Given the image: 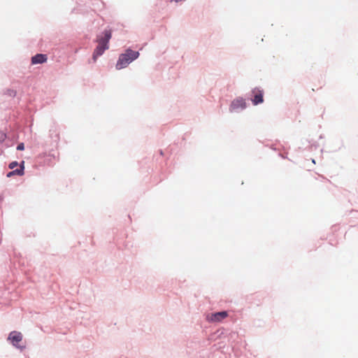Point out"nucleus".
<instances>
[{
    "label": "nucleus",
    "mask_w": 358,
    "mask_h": 358,
    "mask_svg": "<svg viewBox=\"0 0 358 358\" xmlns=\"http://www.w3.org/2000/svg\"><path fill=\"white\" fill-rule=\"evenodd\" d=\"M138 56V52L127 49L124 53L120 55L116 64V69H122L127 67L131 62L137 59Z\"/></svg>",
    "instance_id": "nucleus-1"
},
{
    "label": "nucleus",
    "mask_w": 358,
    "mask_h": 358,
    "mask_svg": "<svg viewBox=\"0 0 358 358\" xmlns=\"http://www.w3.org/2000/svg\"><path fill=\"white\" fill-rule=\"evenodd\" d=\"M104 37L99 38V45L96 48L93 53V59L95 62L98 57L101 56L106 50L108 49V42L111 38V31L105 30L103 32Z\"/></svg>",
    "instance_id": "nucleus-2"
},
{
    "label": "nucleus",
    "mask_w": 358,
    "mask_h": 358,
    "mask_svg": "<svg viewBox=\"0 0 358 358\" xmlns=\"http://www.w3.org/2000/svg\"><path fill=\"white\" fill-rule=\"evenodd\" d=\"M22 334L20 332L13 331L9 334L8 340L10 341L12 345H14L15 348L22 350L23 349H24L25 345H21L19 344L20 342L22 341Z\"/></svg>",
    "instance_id": "nucleus-3"
},
{
    "label": "nucleus",
    "mask_w": 358,
    "mask_h": 358,
    "mask_svg": "<svg viewBox=\"0 0 358 358\" xmlns=\"http://www.w3.org/2000/svg\"><path fill=\"white\" fill-rule=\"evenodd\" d=\"M228 316L227 311L217 312L208 316V320L211 322H220Z\"/></svg>",
    "instance_id": "nucleus-4"
},
{
    "label": "nucleus",
    "mask_w": 358,
    "mask_h": 358,
    "mask_svg": "<svg viewBox=\"0 0 358 358\" xmlns=\"http://www.w3.org/2000/svg\"><path fill=\"white\" fill-rule=\"evenodd\" d=\"M252 94H254V98L252 99V101L254 105H257L259 103H262L264 101L263 99V91L255 88L252 90Z\"/></svg>",
    "instance_id": "nucleus-5"
},
{
    "label": "nucleus",
    "mask_w": 358,
    "mask_h": 358,
    "mask_svg": "<svg viewBox=\"0 0 358 358\" xmlns=\"http://www.w3.org/2000/svg\"><path fill=\"white\" fill-rule=\"evenodd\" d=\"M245 106L246 103L245 100L242 98H238L232 101L230 106V110L233 111L238 108L243 109Z\"/></svg>",
    "instance_id": "nucleus-6"
},
{
    "label": "nucleus",
    "mask_w": 358,
    "mask_h": 358,
    "mask_svg": "<svg viewBox=\"0 0 358 358\" xmlns=\"http://www.w3.org/2000/svg\"><path fill=\"white\" fill-rule=\"evenodd\" d=\"M48 58L46 55L37 54L31 58L32 64H43L47 61Z\"/></svg>",
    "instance_id": "nucleus-7"
},
{
    "label": "nucleus",
    "mask_w": 358,
    "mask_h": 358,
    "mask_svg": "<svg viewBox=\"0 0 358 358\" xmlns=\"http://www.w3.org/2000/svg\"><path fill=\"white\" fill-rule=\"evenodd\" d=\"M24 162H22L19 169H16L15 170L8 172L6 176L8 178H10L13 176H22L24 175Z\"/></svg>",
    "instance_id": "nucleus-8"
},
{
    "label": "nucleus",
    "mask_w": 358,
    "mask_h": 358,
    "mask_svg": "<svg viewBox=\"0 0 358 358\" xmlns=\"http://www.w3.org/2000/svg\"><path fill=\"white\" fill-rule=\"evenodd\" d=\"M18 165L17 162H11L10 164H9V168L10 169H15V167H17Z\"/></svg>",
    "instance_id": "nucleus-9"
},
{
    "label": "nucleus",
    "mask_w": 358,
    "mask_h": 358,
    "mask_svg": "<svg viewBox=\"0 0 358 358\" xmlns=\"http://www.w3.org/2000/svg\"><path fill=\"white\" fill-rule=\"evenodd\" d=\"M24 149V145L23 143H20L17 147V150H23Z\"/></svg>",
    "instance_id": "nucleus-10"
},
{
    "label": "nucleus",
    "mask_w": 358,
    "mask_h": 358,
    "mask_svg": "<svg viewBox=\"0 0 358 358\" xmlns=\"http://www.w3.org/2000/svg\"><path fill=\"white\" fill-rule=\"evenodd\" d=\"M1 138H3L5 137V134H1Z\"/></svg>",
    "instance_id": "nucleus-11"
}]
</instances>
